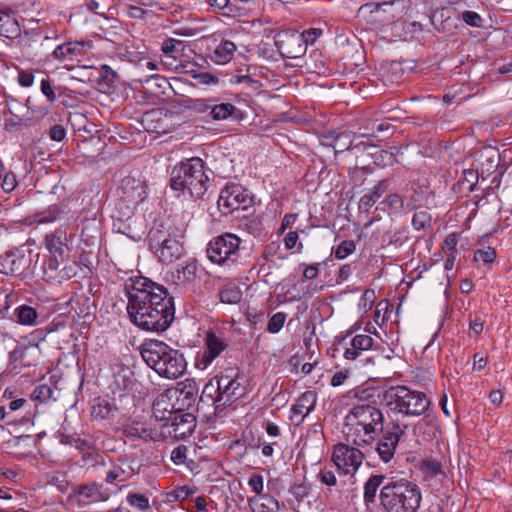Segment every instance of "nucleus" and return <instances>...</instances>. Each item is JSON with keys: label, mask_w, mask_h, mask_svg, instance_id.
Listing matches in <instances>:
<instances>
[{"label": "nucleus", "mask_w": 512, "mask_h": 512, "mask_svg": "<svg viewBox=\"0 0 512 512\" xmlns=\"http://www.w3.org/2000/svg\"><path fill=\"white\" fill-rule=\"evenodd\" d=\"M197 398V390L192 387H185L179 393V397L177 401L179 406L177 407L180 410H189L196 402Z\"/></svg>", "instance_id": "obj_43"}, {"label": "nucleus", "mask_w": 512, "mask_h": 512, "mask_svg": "<svg viewBox=\"0 0 512 512\" xmlns=\"http://www.w3.org/2000/svg\"><path fill=\"white\" fill-rule=\"evenodd\" d=\"M243 293L234 283L225 285L219 292V299L224 304H237L242 300Z\"/></svg>", "instance_id": "obj_35"}, {"label": "nucleus", "mask_w": 512, "mask_h": 512, "mask_svg": "<svg viewBox=\"0 0 512 512\" xmlns=\"http://www.w3.org/2000/svg\"><path fill=\"white\" fill-rule=\"evenodd\" d=\"M21 34V28L16 18L0 10V36L15 39Z\"/></svg>", "instance_id": "obj_27"}, {"label": "nucleus", "mask_w": 512, "mask_h": 512, "mask_svg": "<svg viewBox=\"0 0 512 512\" xmlns=\"http://www.w3.org/2000/svg\"><path fill=\"white\" fill-rule=\"evenodd\" d=\"M220 397L219 385H217L216 379L213 377L205 384L198 405L203 404L213 406L214 414L218 415L226 409L225 406H220L222 403V401H220Z\"/></svg>", "instance_id": "obj_21"}, {"label": "nucleus", "mask_w": 512, "mask_h": 512, "mask_svg": "<svg viewBox=\"0 0 512 512\" xmlns=\"http://www.w3.org/2000/svg\"><path fill=\"white\" fill-rule=\"evenodd\" d=\"M248 485L255 494L260 495L264 487L263 476L257 473L252 474L249 477Z\"/></svg>", "instance_id": "obj_64"}, {"label": "nucleus", "mask_w": 512, "mask_h": 512, "mask_svg": "<svg viewBox=\"0 0 512 512\" xmlns=\"http://www.w3.org/2000/svg\"><path fill=\"white\" fill-rule=\"evenodd\" d=\"M420 470L426 476L434 477L443 474L442 465L434 459H424L420 463Z\"/></svg>", "instance_id": "obj_48"}, {"label": "nucleus", "mask_w": 512, "mask_h": 512, "mask_svg": "<svg viewBox=\"0 0 512 512\" xmlns=\"http://www.w3.org/2000/svg\"><path fill=\"white\" fill-rule=\"evenodd\" d=\"M197 272V261L196 258H193L190 262L186 263V265H181L177 268L178 280L179 281H192Z\"/></svg>", "instance_id": "obj_45"}, {"label": "nucleus", "mask_w": 512, "mask_h": 512, "mask_svg": "<svg viewBox=\"0 0 512 512\" xmlns=\"http://www.w3.org/2000/svg\"><path fill=\"white\" fill-rule=\"evenodd\" d=\"M28 103L29 98L27 99L25 104H22L16 98L12 96H5V104L8 109V112L13 115L18 121H22L23 118L30 120L31 116L28 115Z\"/></svg>", "instance_id": "obj_31"}, {"label": "nucleus", "mask_w": 512, "mask_h": 512, "mask_svg": "<svg viewBox=\"0 0 512 512\" xmlns=\"http://www.w3.org/2000/svg\"><path fill=\"white\" fill-rule=\"evenodd\" d=\"M260 500L261 512H278L279 502L275 498L269 495H262Z\"/></svg>", "instance_id": "obj_57"}, {"label": "nucleus", "mask_w": 512, "mask_h": 512, "mask_svg": "<svg viewBox=\"0 0 512 512\" xmlns=\"http://www.w3.org/2000/svg\"><path fill=\"white\" fill-rule=\"evenodd\" d=\"M317 403V394L315 391L308 390L300 395L296 403L291 407L292 419L299 416L296 425L303 423L304 419L315 409Z\"/></svg>", "instance_id": "obj_20"}, {"label": "nucleus", "mask_w": 512, "mask_h": 512, "mask_svg": "<svg viewBox=\"0 0 512 512\" xmlns=\"http://www.w3.org/2000/svg\"><path fill=\"white\" fill-rule=\"evenodd\" d=\"M45 245H46L47 250L54 255L58 254V255L62 256L65 252L64 251V248H65L64 243L62 242L60 237H57L55 235H46Z\"/></svg>", "instance_id": "obj_49"}, {"label": "nucleus", "mask_w": 512, "mask_h": 512, "mask_svg": "<svg viewBox=\"0 0 512 512\" xmlns=\"http://www.w3.org/2000/svg\"><path fill=\"white\" fill-rule=\"evenodd\" d=\"M499 153L494 149H486L479 155L477 161L480 163V174L482 178L485 174L489 175L494 172L498 166Z\"/></svg>", "instance_id": "obj_28"}, {"label": "nucleus", "mask_w": 512, "mask_h": 512, "mask_svg": "<svg viewBox=\"0 0 512 512\" xmlns=\"http://www.w3.org/2000/svg\"><path fill=\"white\" fill-rule=\"evenodd\" d=\"M432 215L426 210H420L413 214L411 224L417 231H428L432 228Z\"/></svg>", "instance_id": "obj_41"}, {"label": "nucleus", "mask_w": 512, "mask_h": 512, "mask_svg": "<svg viewBox=\"0 0 512 512\" xmlns=\"http://www.w3.org/2000/svg\"><path fill=\"white\" fill-rule=\"evenodd\" d=\"M52 394H53V390H52L51 386H49L47 384H40L35 387V389L32 393V398L34 400H38L40 402H45L52 397Z\"/></svg>", "instance_id": "obj_56"}, {"label": "nucleus", "mask_w": 512, "mask_h": 512, "mask_svg": "<svg viewBox=\"0 0 512 512\" xmlns=\"http://www.w3.org/2000/svg\"><path fill=\"white\" fill-rule=\"evenodd\" d=\"M213 99H189L186 107L196 113L210 115Z\"/></svg>", "instance_id": "obj_47"}, {"label": "nucleus", "mask_w": 512, "mask_h": 512, "mask_svg": "<svg viewBox=\"0 0 512 512\" xmlns=\"http://www.w3.org/2000/svg\"><path fill=\"white\" fill-rule=\"evenodd\" d=\"M40 349L32 350L21 341L17 342L15 348L8 354V367L11 371L22 367H33L39 362Z\"/></svg>", "instance_id": "obj_16"}, {"label": "nucleus", "mask_w": 512, "mask_h": 512, "mask_svg": "<svg viewBox=\"0 0 512 512\" xmlns=\"http://www.w3.org/2000/svg\"><path fill=\"white\" fill-rule=\"evenodd\" d=\"M387 479L383 474H374L364 483L363 500L367 511L372 512L373 507L376 505L377 491L380 486L383 487Z\"/></svg>", "instance_id": "obj_22"}, {"label": "nucleus", "mask_w": 512, "mask_h": 512, "mask_svg": "<svg viewBox=\"0 0 512 512\" xmlns=\"http://www.w3.org/2000/svg\"><path fill=\"white\" fill-rule=\"evenodd\" d=\"M237 111V108L231 103H215L211 104L209 117L214 121L226 120Z\"/></svg>", "instance_id": "obj_34"}, {"label": "nucleus", "mask_w": 512, "mask_h": 512, "mask_svg": "<svg viewBox=\"0 0 512 512\" xmlns=\"http://www.w3.org/2000/svg\"><path fill=\"white\" fill-rule=\"evenodd\" d=\"M219 385L220 406L228 407L246 394V388L240 383L238 373L227 370L226 373L215 376Z\"/></svg>", "instance_id": "obj_11"}, {"label": "nucleus", "mask_w": 512, "mask_h": 512, "mask_svg": "<svg viewBox=\"0 0 512 512\" xmlns=\"http://www.w3.org/2000/svg\"><path fill=\"white\" fill-rule=\"evenodd\" d=\"M240 238L232 233H225L212 239L207 246V256H231L240 249Z\"/></svg>", "instance_id": "obj_18"}, {"label": "nucleus", "mask_w": 512, "mask_h": 512, "mask_svg": "<svg viewBox=\"0 0 512 512\" xmlns=\"http://www.w3.org/2000/svg\"><path fill=\"white\" fill-rule=\"evenodd\" d=\"M228 343L224 338L219 337L214 331H207L204 338L202 353L196 357V365L206 369L226 348Z\"/></svg>", "instance_id": "obj_14"}, {"label": "nucleus", "mask_w": 512, "mask_h": 512, "mask_svg": "<svg viewBox=\"0 0 512 512\" xmlns=\"http://www.w3.org/2000/svg\"><path fill=\"white\" fill-rule=\"evenodd\" d=\"M122 199L113 216V231L126 235L133 240H140V230L135 227L134 210L147 196L145 185L139 180L126 178L122 181Z\"/></svg>", "instance_id": "obj_4"}, {"label": "nucleus", "mask_w": 512, "mask_h": 512, "mask_svg": "<svg viewBox=\"0 0 512 512\" xmlns=\"http://www.w3.org/2000/svg\"><path fill=\"white\" fill-rule=\"evenodd\" d=\"M406 426L399 423H393L392 426L384 428L375 442L370 447H365L368 451H375L381 461L389 463L395 455L400 439L405 434Z\"/></svg>", "instance_id": "obj_8"}, {"label": "nucleus", "mask_w": 512, "mask_h": 512, "mask_svg": "<svg viewBox=\"0 0 512 512\" xmlns=\"http://www.w3.org/2000/svg\"><path fill=\"white\" fill-rule=\"evenodd\" d=\"M131 477L132 473L126 471L121 465L112 462L109 469L106 472L104 481L106 484H117L126 482Z\"/></svg>", "instance_id": "obj_32"}, {"label": "nucleus", "mask_w": 512, "mask_h": 512, "mask_svg": "<svg viewBox=\"0 0 512 512\" xmlns=\"http://www.w3.org/2000/svg\"><path fill=\"white\" fill-rule=\"evenodd\" d=\"M47 332L44 329H36L22 338V343L32 350L40 349L39 344L45 340Z\"/></svg>", "instance_id": "obj_46"}, {"label": "nucleus", "mask_w": 512, "mask_h": 512, "mask_svg": "<svg viewBox=\"0 0 512 512\" xmlns=\"http://www.w3.org/2000/svg\"><path fill=\"white\" fill-rule=\"evenodd\" d=\"M347 436H352V442L358 447H370L384 427L382 411L370 404L354 406L345 417Z\"/></svg>", "instance_id": "obj_2"}, {"label": "nucleus", "mask_w": 512, "mask_h": 512, "mask_svg": "<svg viewBox=\"0 0 512 512\" xmlns=\"http://www.w3.org/2000/svg\"><path fill=\"white\" fill-rule=\"evenodd\" d=\"M378 10L383 12L391 13L393 17H399L405 10L404 0H392L387 2L379 3L377 6Z\"/></svg>", "instance_id": "obj_44"}, {"label": "nucleus", "mask_w": 512, "mask_h": 512, "mask_svg": "<svg viewBox=\"0 0 512 512\" xmlns=\"http://www.w3.org/2000/svg\"><path fill=\"white\" fill-rule=\"evenodd\" d=\"M461 19L467 25L477 28L481 27L483 23V19L481 18V16L477 12L470 10L462 12Z\"/></svg>", "instance_id": "obj_58"}, {"label": "nucleus", "mask_w": 512, "mask_h": 512, "mask_svg": "<svg viewBox=\"0 0 512 512\" xmlns=\"http://www.w3.org/2000/svg\"><path fill=\"white\" fill-rule=\"evenodd\" d=\"M286 320V314L284 312H277L274 315H272L268 321L267 325V331L276 334L278 333Z\"/></svg>", "instance_id": "obj_52"}, {"label": "nucleus", "mask_w": 512, "mask_h": 512, "mask_svg": "<svg viewBox=\"0 0 512 512\" xmlns=\"http://www.w3.org/2000/svg\"><path fill=\"white\" fill-rule=\"evenodd\" d=\"M396 162V156L393 151L381 150L374 154V163L378 166H391Z\"/></svg>", "instance_id": "obj_51"}, {"label": "nucleus", "mask_w": 512, "mask_h": 512, "mask_svg": "<svg viewBox=\"0 0 512 512\" xmlns=\"http://www.w3.org/2000/svg\"><path fill=\"white\" fill-rule=\"evenodd\" d=\"M177 390H165L157 396L152 405L153 416L157 421L164 422L163 426L168 425L170 416L174 415V411L177 409L172 403V398L177 394Z\"/></svg>", "instance_id": "obj_19"}, {"label": "nucleus", "mask_w": 512, "mask_h": 512, "mask_svg": "<svg viewBox=\"0 0 512 512\" xmlns=\"http://www.w3.org/2000/svg\"><path fill=\"white\" fill-rule=\"evenodd\" d=\"M375 292L372 289H366L359 300V307L364 311L370 310L375 301Z\"/></svg>", "instance_id": "obj_62"}, {"label": "nucleus", "mask_w": 512, "mask_h": 512, "mask_svg": "<svg viewBox=\"0 0 512 512\" xmlns=\"http://www.w3.org/2000/svg\"><path fill=\"white\" fill-rule=\"evenodd\" d=\"M127 312L133 324L142 330L164 332L175 318L174 298L168 290L145 277H138L124 287Z\"/></svg>", "instance_id": "obj_1"}, {"label": "nucleus", "mask_w": 512, "mask_h": 512, "mask_svg": "<svg viewBox=\"0 0 512 512\" xmlns=\"http://www.w3.org/2000/svg\"><path fill=\"white\" fill-rule=\"evenodd\" d=\"M71 258H36L35 267L39 266L43 277L51 279H69L76 274L74 267L68 265Z\"/></svg>", "instance_id": "obj_13"}, {"label": "nucleus", "mask_w": 512, "mask_h": 512, "mask_svg": "<svg viewBox=\"0 0 512 512\" xmlns=\"http://www.w3.org/2000/svg\"><path fill=\"white\" fill-rule=\"evenodd\" d=\"M252 198L247 190L237 183L227 184L218 197L217 205L222 215H229L235 211H247Z\"/></svg>", "instance_id": "obj_9"}, {"label": "nucleus", "mask_w": 512, "mask_h": 512, "mask_svg": "<svg viewBox=\"0 0 512 512\" xmlns=\"http://www.w3.org/2000/svg\"><path fill=\"white\" fill-rule=\"evenodd\" d=\"M127 502L140 511H146L150 507L148 498L145 495L139 493L128 494Z\"/></svg>", "instance_id": "obj_53"}, {"label": "nucleus", "mask_w": 512, "mask_h": 512, "mask_svg": "<svg viewBox=\"0 0 512 512\" xmlns=\"http://www.w3.org/2000/svg\"><path fill=\"white\" fill-rule=\"evenodd\" d=\"M194 493V490L188 486L177 487L171 492L166 494V501L168 502H176L183 501L187 499Z\"/></svg>", "instance_id": "obj_50"}, {"label": "nucleus", "mask_w": 512, "mask_h": 512, "mask_svg": "<svg viewBox=\"0 0 512 512\" xmlns=\"http://www.w3.org/2000/svg\"><path fill=\"white\" fill-rule=\"evenodd\" d=\"M373 342L374 340L371 336L360 334L356 335L352 339L351 346L355 347V349L361 352L370 349L373 345Z\"/></svg>", "instance_id": "obj_54"}, {"label": "nucleus", "mask_w": 512, "mask_h": 512, "mask_svg": "<svg viewBox=\"0 0 512 512\" xmlns=\"http://www.w3.org/2000/svg\"><path fill=\"white\" fill-rule=\"evenodd\" d=\"M432 240L430 238H419L413 245L412 254L426 256L431 252Z\"/></svg>", "instance_id": "obj_55"}, {"label": "nucleus", "mask_w": 512, "mask_h": 512, "mask_svg": "<svg viewBox=\"0 0 512 512\" xmlns=\"http://www.w3.org/2000/svg\"><path fill=\"white\" fill-rule=\"evenodd\" d=\"M64 213L65 211L61 205H51L49 208L36 215L35 222L39 224L52 223L61 219Z\"/></svg>", "instance_id": "obj_40"}, {"label": "nucleus", "mask_w": 512, "mask_h": 512, "mask_svg": "<svg viewBox=\"0 0 512 512\" xmlns=\"http://www.w3.org/2000/svg\"><path fill=\"white\" fill-rule=\"evenodd\" d=\"M204 168V161L198 157L179 163L171 172V188L187 192L193 199L202 198L207 191L209 180Z\"/></svg>", "instance_id": "obj_6"}, {"label": "nucleus", "mask_w": 512, "mask_h": 512, "mask_svg": "<svg viewBox=\"0 0 512 512\" xmlns=\"http://www.w3.org/2000/svg\"><path fill=\"white\" fill-rule=\"evenodd\" d=\"M379 500L385 512H417L422 495L416 483L390 477L380 490Z\"/></svg>", "instance_id": "obj_5"}, {"label": "nucleus", "mask_w": 512, "mask_h": 512, "mask_svg": "<svg viewBox=\"0 0 512 512\" xmlns=\"http://www.w3.org/2000/svg\"><path fill=\"white\" fill-rule=\"evenodd\" d=\"M310 491V487L305 483H294L290 486L289 492L296 498L297 501H302Z\"/></svg>", "instance_id": "obj_60"}, {"label": "nucleus", "mask_w": 512, "mask_h": 512, "mask_svg": "<svg viewBox=\"0 0 512 512\" xmlns=\"http://www.w3.org/2000/svg\"><path fill=\"white\" fill-rule=\"evenodd\" d=\"M140 354L144 362L160 377L177 379L187 368L184 354L163 341L150 340L140 347Z\"/></svg>", "instance_id": "obj_3"}, {"label": "nucleus", "mask_w": 512, "mask_h": 512, "mask_svg": "<svg viewBox=\"0 0 512 512\" xmlns=\"http://www.w3.org/2000/svg\"><path fill=\"white\" fill-rule=\"evenodd\" d=\"M90 45L83 41H70L58 45L53 53V58L57 60H72L74 57L82 55L86 52V47Z\"/></svg>", "instance_id": "obj_23"}, {"label": "nucleus", "mask_w": 512, "mask_h": 512, "mask_svg": "<svg viewBox=\"0 0 512 512\" xmlns=\"http://www.w3.org/2000/svg\"><path fill=\"white\" fill-rule=\"evenodd\" d=\"M113 411L112 405L105 399L96 398L91 407V416L96 420L108 419Z\"/></svg>", "instance_id": "obj_38"}, {"label": "nucleus", "mask_w": 512, "mask_h": 512, "mask_svg": "<svg viewBox=\"0 0 512 512\" xmlns=\"http://www.w3.org/2000/svg\"><path fill=\"white\" fill-rule=\"evenodd\" d=\"M460 236L456 233H450L442 243V251L446 256H456L464 252V244L459 245Z\"/></svg>", "instance_id": "obj_37"}, {"label": "nucleus", "mask_w": 512, "mask_h": 512, "mask_svg": "<svg viewBox=\"0 0 512 512\" xmlns=\"http://www.w3.org/2000/svg\"><path fill=\"white\" fill-rule=\"evenodd\" d=\"M16 176L13 172H6L2 178L1 187L5 193H11L17 187Z\"/></svg>", "instance_id": "obj_63"}, {"label": "nucleus", "mask_w": 512, "mask_h": 512, "mask_svg": "<svg viewBox=\"0 0 512 512\" xmlns=\"http://www.w3.org/2000/svg\"><path fill=\"white\" fill-rule=\"evenodd\" d=\"M293 34H296V32L285 31L283 33H280L278 35L279 39L276 41L278 48L280 50H284V52L282 53L283 56H285L288 59H297L304 55V54H297V55L295 54L292 56L291 54H289V51L297 50V44H292V42H290V38L292 37Z\"/></svg>", "instance_id": "obj_36"}, {"label": "nucleus", "mask_w": 512, "mask_h": 512, "mask_svg": "<svg viewBox=\"0 0 512 512\" xmlns=\"http://www.w3.org/2000/svg\"><path fill=\"white\" fill-rule=\"evenodd\" d=\"M432 265L433 263L431 261L422 262V258H410V260L404 264L403 270L410 274L414 281L421 278L422 273L427 271Z\"/></svg>", "instance_id": "obj_33"}, {"label": "nucleus", "mask_w": 512, "mask_h": 512, "mask_svg": "<svg viewBox=\"0 0 512 512\" xmlns=\"http://www.w3.org/2000/svg\"><path fill=\"white\" fill-rule=\"evenodd\" d=\"M185 48V44L181 40L169 38L164 41L162 45V51L164 53L163 63L165 65H171L170 60H175L178 56L182 55Z\"/></svg>", "instance_id": "obj_29"}, {"label": "nucleus", "mask_w": 512, "mask_h": 512, "mask_svg": "<svg viewBox=\"0 0 512 512\" xmlns=\"http://www.w3.org/2000/svg\"><path fill=\"white\" fill-rule=\"evenodd\" d=\"M236 51V45L229 40H222L211 52L210 59L216 64H226L230 62Z\"/></svg>", "instance_id": "obj_26"}, {"label": "nucleus", "mask_w": 512, "mask_h": 512, "mask_svg": "<svg viewBox=\"0 0 512 512\" xmlns=\"http://www.w3.org/2000/svg\"><path fill=\"white\" fill-rule=\"evenodd\" d=\"M321 34V29L317 28L305 30L300 34H293L292 37L290 38V42H292V44H297V50L289 51V54H291L292 56L295 54H305L307 46L313 45Z\"/></svg>", "instance_id": "obj_24"}, {"label": "nucleus", "mask_w": 512, "mask_h": 512, "mask_svg": "<svg viewBox=\"0 0 512 512\" xmlns=\"http://www.w3.org/2000/svg\"><path fill=\"white\" fill-rule=\"evenodd\" d=\"M384 203L389 207L390 210H392L394 213L399 212L401 209L404 208V202L402 197L399 194H389L386 199L384 200Z\"/></svg>", "instance_id": "obj_61"}, {"label": "nucleus", "mask_w": 512, "mask_h": 512, "mask_svg": "<svg viewBox=\"0 0 512 512\" xmlns=\"http://www.w3.org/2000/svg\"><path fill=\"white\" fill-rule=\"evenodd\" d=\"M382 400L391 412L408 417L421 416L430 406L425 393L410 390L406 386L390 387L384 391Z\"/></svg>", "instance_id": "obj_7"}, {"label": "nucleus", "mask_w": 512, "mask_h": 512, "mask_svg": "<svg viewBox=\"0 0 512 512\" xmlns=\"http://www.w3.org/2000/svg\"><path fill=\"white\" fill-rule=\"evenodd\" d=\"M148 238L150 251L156 256H182L185 253L183 245L178 240L167 239L160 230H151Z\"/></svg>", "instance_id": "obj_15"}, {"label": "nucleus", "mask_w": 512, "mask_h": 512, "mask_svg": "<svg viewBox=\"0 0 512 512\" xmlns=\"http://www.w3.org/2000/svg\"><path fill=\"white\" fill-rule=\"evenodd\" d=\"M71 497L75 499L79 506H86L107 501L110 498V492L102 483L92 481L75 485L72 488Z\"/></svg>", "instance_id": "obj_12"}, {"label": "nucleus", "mask_w": 512, "mask_h": 512, "mask_svg": "<svg viewBox=\"0 0 512 512\" xmlns=\"http://www.w3.org/2000/svg\"><path fill=\"white\" fill-rule=\"evenodd\" d=\"M360 447H351L344 443H338L334 446L332 460L339 470L344 474L355 472L362 464L368 450L361 451Z\"/></svg>", "instance_id": "obj_10"}, {"label": "nucleus", "mask_w": 512, "mask_h": 512, "mask_svg": "<svg viewBox=\"0 0 512 512\" xmlns=\"http://www.w3.org/2000/svg\"><path fill=\"white\" fill-rule=\"evenodd\" d=\"M353 145V133L350 131H344L338 133L333 142V148L335 154L343 153L347 150H351V146Z\"/></svg>", "instance_id": "obj_42"}, {"label": "nucleus", "mask_w": 512, "mask_h": 512, "mask_svg": "<svg viewBox=\"0 0 512 512\" xmlns=\"http://www.w3.org/2000/svg\"><path fill=\"white\" fill-rule=\"evenodd\" d=\"M15 316L18 323L23 325H35L38 314L35 308L28 305H21L15 309Z\"/></svg>", "instance_id": "obj_39"}, {"label": "nucleus", "mask_w": 512, "mask_h": 512, "mask_svg": "<svg viewBox=\"0 0 512 512\" xmlns=\"http://www.w3.org/2000/svg\"><path fill=\"white\" fill-rule=\"evenodd\" d=\"M188 448L186 445L180 444L171 452V460L175 465H182L186 462Z\"/></svg>", "instance_id": "obj_59"}, {"label": "nucleus", "mask_w": 512, "mask_h": 512, "mask_svg": "<svg viewBox=\"0 0 512 512\" xmlns=\"http://www.w3.org/2000/svg\"><path fill=\"white\" fill-rule=\"evenodd\" d=\"M236 226L248 232L251 235L259 236L263 231V224L261 217L255 212L243 215H237L235 217Z\"/></svg>", "instance_id": "obj_25"}, {"label": "nucleus", "mask_w": 512, "mask_h": 512, "mask_svg": "<svg viewBox=\"0 0 512 512\" xmlns=\"http://www.w3.org/2000/svg\"><path fill=\"white\" fill-rule=\"evenodd\" d=\"M184 410L176 409L174 415L170 416L168 425L172 428L169 434L177 439H184L190 436L196 427V418L192 413H183Z\"/></svg>", "instance_id": "obj_17"}, {"label": "nucleus", "mask_w": 512, "mask_h": 512, "mask_svg": "<svg viewBox=\"0 0 512 512\" xmlns=\"http://www.w3.org/2000/svg\"><path fill=\"white\" fill-rule=\"evenodd\" d=\"M123 434L127 438H139L144 441L154 440L152 430L146 428L143 423L133 421L123 428Z\"/></svg>", "instance_id": "obj_30"}]
</instances>
